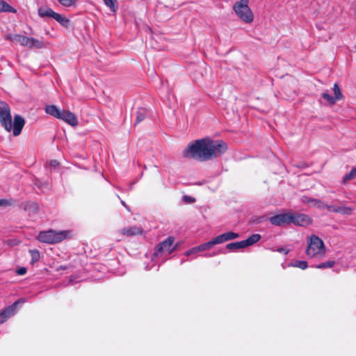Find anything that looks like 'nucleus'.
Returning a JSON list of instances; mask_svg holds the SVG:
<instances>
[{
	"instance_id": "1",
	"label": "nucleus",
	"mask_w": 356,
	"mask_h": 356,
	"mask_svg": "<svg viewBox=\"0 0 356 356\" xmlns=\"http://www.w3.org/2000/svg\"><path fill=\"white\" fill-rule=\"evenodd\" d=\"M227 149V145L221 140L203 138L189 144L183 151V156L185 158L208 161L220 156Z\"/></svg>"
},
{
	"instance_id": "2",
	"label": "nucleus",
	"mask_w": 356,
	"mask_h": 356,
	"mask_svg": "<svg viewBox=\"0 0 356 356\" xmlns=\"http://www.w3.org/2000/svg\"><path fill=\"white\" fill-rule=\"evenodd\" d=\"M0 122L8 131L13 129V135H19L24 126L25 121L20 115L14 117V122L12 123V117L9 105L3 101L0 102Z\"/></svg>"
},
{
	"instance_id": "3",
	"label": "nucleus",
	"mask_w": 356,
	"mask_h": 356,
	"mask_svg": "<svg viewBox=\"0 0 356 356\" xmlns=\"http://www.w3.org/2000/svg\"><path fill=\"white\" fill-rule=\"evenodd\" d=\"M325 252V243L321 238L314 234L307 237L305 253L309 258H322Z\"/></svg>"
},
{
	"instance_id": "4",
	"label": "nucleus",
	"mask_w": 356,
	"mask_h": 356,
	"mask_svg": "<svg viewBox=\"0 0 356 356\" xmlns=\"http://www.w3.org/2000/svg\"><path fill=\"white\" fill-rule=\"evenodd\" d=\"M45 112L59 120L65 121L72 127L78 125V119L76 115L68 110H60L54 105H49L45 107Z\"/></svg>"
},
{
	"instance_id": "5",
	"label": "nucleus",
	"mask_w": 356,
	"mask_h": 356,
	"mask_svg": "<svg viewBox=\"0 0 356 356\" xmlns=\"http://www.w3.org/2000/svg\"><path fill=\"white\" fill-rule=\"evenodd\" d=\"M249 0H240L233 6L237 17L244 23L251 24L254 18V13L248 6Z\"/></svg>"
},
{
	"instance_id": "6",
	"label": "nucleus",
	"mask_w": 356,
	"mask_h": 356,
	"mask_svg": "<svg viewBox=\"0 0 356 356\" xmlns=\"http://www.w3.org/2000/svg\"><path fill=\"white\" fill-rule=\"evenodd\" d=\"M70 236V231L56 232L49 229L48 231L40 232L37 236V238L40 242L52 244L61 242Z\"/></svg>"
},
{
	"instance_id": "7",
	"label": "nucleus",
	"mask_w": 356,
	"mask_h": 356,
	"mask_svg": "<svg viewBox=\"0 0 356 356\" xmlns=\"http://www.w3.org/2000/svg\"><path fill=\"white\" fill-rule=\"evenodd\" d=\"M175 238L172 236L168 237L165 241L160 243L154 252V255L161 254L169 255L177 249V245H173Z\"/></svg>"
},
{
	"instance_id": "8",
	"label": "nucleus",
	"mask_w": 356,
	"mask_h": 356,
	"mask_svg": "<svg viewBox=\"0 0 356 356\" xmlns=\"http://www.w3.org/2000/svg\"><path fill=\"white\" fill-rule=\"evenodd\" d=\"M291 223L297 226H308L312 224V218L304 213H291Z\"/></svg>"
},
{
	"instance_id": "9",
	"label": "nucleus",
	"mask_w": 356,
	"mask_h": 356,
	"mask_svg": "<svg viewBox=\"0 0 356 356\" xmlns=\"http://www.w3.org/2000/svg\"><path fill=\"white\" fill-rule=\"evenodd\" d=\"M18 301L15 302L11 305L6 307L0 312V325L6 322L10 318L13 316L17 309Z\"/></svg>"
},
{
	"instance_id": "10",
	"label": "nucleus",
	"mask_w": 356,
	"mask_h": 356,
	"mask_svg": "<svg viewBox=\"0 0 356 356\" xmlns=\"http://www.w3.org/2000/svg\"><path fill=\"white\" fill-rule=\"evenodd\" d=\"M270 222L272 225L277 226H283L291 223V213H281L270 218Z\"/></svg>"
},
{
	"instance_id": "11",
	"label": "nucleus",
	"mask_w": 356,
	"mask_h": 356,
	"mask_svg": "<svg viewBox=\"0 0 356 356\" xmlns=\"http://www.w3.org/2000/svg\"><path fill=\"white\" fill-rule=\"evenodd\" d=\"M120 234L127 236H134L143 234V229L136 226L125 227L120 231Z\"/></svg>"
},
{
	"instance_id": "12",
	"label": "nucleus",
	"mask_w": 356,
	"mask_h": 356,
	"mask_svg": "<svg viewBox=\"0 0 356 356\" xmlns=\"http://www.w3.org/2000/svg\"><path fill=\"white\" fill-rule=\"evenodd\" d=\"M302 200L303 203L308 204L311 207H316L319 209H323L324 203L318 199L304 196Z\"/></svg>"
},
{
	"instance_id": "13",
	"label": "nucleus",
	"mask_w": 356,
	"mask_h": 356,
	"mask_svg": "<svg viewBox=\"0 0 356 356\" xmlns=\"http://www.w3.org/2000/svg\"><path fill=\"white\" fill-rule=\"evenodd\" d=\"M56 13L52 9L48 7H41L38 9V15L41 17H52Z\"/></svg>"
},
{
	"instance_id": "14",
	"label": "nucleus",
	"mask_w": 356,
	"mask_h": 356,
	"mask_svg": "<svg viewBox=\"0 0 356 356\" xmlns=\"http://www.w3.org/2000/svg\"><path fill=\"white\" fill-rule=\"evenodd\" d=\"M54 19L64 27L67 28L70 26V19L63 15L56 13L54 15Z\"/></svg>"
},
{
	"instance_id": "15",
	"label": "nucleus",
	"mask_w": 356,
	"mask_h": 356,
	"mask_svg": "<svg viewBox=\"0 0 356 356\" xmlns=\"http://www.w3.org/2000/svg\"><path fill=\"white\" fill-rule=\"evenodd\" d=\"M261 239V235L259 234H254L248 237L246 240L243 241L245 247H248L256 243Z\"/></svg>"
},
{
	"instance_id": "16",
	"label": "nucleus",
	"mask_w": 356,
	"mask_h": 356,
	"mask_svg": "<svg viewBox=\"0 0 356 356\" xmlns=\"http://www.w3.org/2000/svg\"><path fill=\"white\" fill-rule=\"evenodd\" d=\"M1 12L15 13L17 11L5 1L0 0V13Z\"/></svg>"
},
{
	"instance_id": "17",
	"label": "nucleus",
	"mask_w": 356,
	"mask_h": 356,
	"mask_svg": "<svg viewBox=\"0 0 356 356\" xmlns=\"http://www.w3.org/2000/svg\"><path fill=\"white\" fill-rule=\"evenodd\" d=\"M31 38L17 34V43H19L20 45L23 47H29L30 44Z\"/></svg>"
},
{
	"instance_id": "18",
	"label": "nucleus",
	"mask_w": 356,
	"mask_h": 356,
	"mask_svg": "<svg viewBox=\"0 0 356 356\" xmlns=\"http://www.w3.org/2000/svg\"><path fill=\"white\" fill-rule=\"evenodd\" d=\"M36 47L38 49H41L44 47V44L42 41L37 40L33 38H31L30 44L29 45V48Z\"/></svg>"
},
{
	"instance_id": "19",
	"label": "nucleus",
	"mask_w": 356,
	"mask_h": 356,
	"mask_svg": "<svg viewBox=\"0 0 356 356\" xmlns=\"http://www.w3.org/2000/svg\"><path fill=\"white\" fill-rule=\"evenodd\" d=\"M245 248L243 241H238L234 243H230L227 245V248L229 250H238Z\"/></svg>"
},
{
	"instance_id": "20",
	"label": "nucleus",
	"mask_w": 356,
	"mask_h": 356,
	"mask_svg": "<svg viewBox=\"0 0 356 356\" xmlns=\"http://www.w3.org/2000/svg\"><path fill=\"white\" fill-rule=\"evenodd\" d=\"M356 177V168H353L351 171L346 175L342 179V183L346 184L348 181L353 179Z\"/></svg>"
},
{
	"instance_id": "21",
	"label": "nucleus",
	"mask_w": 356,
	"mask_h": 356,
	"mask_svg": "<svg viewBox=\"0 0 356 356\" xmlns=\"http://www.w3.org/2000/svg\"><path fill=\"white\" fill-rule=\"evenodd\" d=\"M29 252L31 256V264H34L35 262H38L40 260V254L38 250H30Z\"/></svg>"
},
{
	"instance_id": "22",
	"label": "nucleus",
	"mask_w": 356,
	"mask_h": 356,
	"mask_svg": "<svg viewBox=\"0 0 356 356\" xmlns=\"http://www.w3.org/2000/svg\"><path fill=\"white\" fill-rule=\"evenodd\" d=\"M333 91L334 94V97L337 101L343 98V95L341 92L340 88L337 83L334 84Z\"/></svg>"
},
{
	"instance_id": "23",
	"label": "nucleus",
	"mask_w": 356,
	"mask_h": 356,
	"mask_svg": "<svg viewBox=\"0 0 356 356\" xmlns=\"http://www.w3.org/2000/svg\"><path fill=\"white\" fill-rule=\"evenodd\" d=\"M59 3L64 7H72L76 5L77 0H58Z\"/></svg>"
},
{
	"instance_id": "24",
	"label": "nucleus",
	"mask_w": 356,
	"mask_h": 356,
	"mask_svg": "<svg viewBox=\"0 0 356 356\" xmlns=\"http://www.w3.org/2000/svg\"><path fill=\"white\" fill-rule=\"evenodd\" d=\"M145 116H146L145 111L142 108L139 109L136 113V123L140 122L145 118Z\"/></svg>"
},
{
	"instance_id": "25",
	"label": "nucleus",
	"mask_w": 356,
	"mask_h": 356,
	"mask_svg": "<svg viewBox=\"0 0 356 356\" xmlns=\"http://www.w3.org/2000/svg\"><path fill=\"white\" fill-rule=\"evenodd\" d=\"M104 3L110 8V9L113 11V12H115L116 9H117V6H116V3H117V0H103Z\"/></svg>"
},
{
	"instance_id": "26",
	"label": "nucleus",
	"mask_w": 356,
	"mask_h": 356,
	"mask_svg": "<svg viewBox=\"0 0 356 356\" xmlns=\"http://www.w3.org/2000/svg\"><path fill=\"white\" fill-rule=\"evenodd\" d=\"M322 97L323 99L327 101L328 103L330 104H334L335 102L337 101L334 97L331 96L330 94H328L327 92H324L322 94Z\"/></svg>"
},
{
	"instance_id": "27",
	"label": "nucleus",
	"mask_w": 356,
	"mask_h": 356,
	"mask_svg": "<svg viewBox=\"0 0 356 356\" xmlns=\"http://www.w3.org/2000/svg\"><path fill=\"white\" fill-rule=\"evenodd\" d=\"M338 213L348 216L352 214L353 209L348 207H339Z\"/></svg>"
},
{
	"instance_id": "28",
	"label": "nucleus",
	"mask_w": 356,
	"mask_h": 356,
	"mask_svg": "<svg viewBox=\"0 0 356 356\" xmlns=\"http://www.w3.org/2000/svg\"><path fill=\"white\" fill-rule=\"evenodd\" d=\"M335 264V262L334 261H327L326 262L321 263L318 266H316L317 268H332Z\"/></svg>"
},
{
	"instance_id": "29",
	"label": "nucleus",
	"mask_w": 356,
	"mask_h": 356,
	"mask_svg": "<svg viewBox=\"0 0 356 356\" xmlns=\"http://www.w3.org/2000/svg\"><path fill=\"white\" fill-rule=\"evenodd\" d=\"M224 235H225V239L226 241H230L235 238H237L239 237V234L233 232H228L226 233H224Z\"/></svg>"
},
{
	"instance_id": "30",
	"label": "nucleus",
	"mask_w": 356,
	"mask_h": 356,
	"mask_svg": "<svg viewBox=\"0 0 356 356\" xmlns=\"http://www.w3.org/2000/svg\"><path fill=\"white\" fill-rule=\"evenodd\" d=\"M212 240L213 241V243H214V245L222 243L227 241L225 239V235H224V234L218 235V236L215 237Z\"/></svg>"
},
{
	"instance_id": "31",
	"label": "nucleus",
	"mask_w": 356,
	"mask_h": 356,
	"mask_svg": "<svg viewBox=\"0 0 356 356\" xmlns=\"http://www.w3.org/2000/svg\"><path fill=\"white\" fill-rule=\"evenodd\" d=\"M213 243V240H211L210 241H208L207 243L200 245L199 246H200L201 251L211 249L213 245H215L214 243Z\"/></svg>"
},
{
	"instance_id": "32",
	"label": "nucleus",
	"mask_w": 356,
	"mask_h": 356,
	"mask_svg": "<svg viewBox=\"0 0 356 356\" xmlns=\"http://www.w3.org/2000/svg\"><path fill=\"white\" fill-rule=\"evenodd\" d=\"M293 266L300 268L302 270H305L307 268L308 264L306 261H298L296 262V264L293 265Z\"/></svg>"
},
{
	"instance_id": "33",
	"label": "nucleus",
	"mask_w": 356,
	"mask_h": 356,
	"mask_svg": "<svg viewBox=\"0 0 356 356\" xmlns=\"http://www.w3.org/2000/svg\"><path fill=\"white\" fill-rule=\"evenodd\" d=\"M199 252H201V250L200 248V246H196V247H194V248H191L190 250H188V251L186 252L185 254L186 256H190L191 254H197Z\"/></svg>"
},
{
	"instance_id": "34",
	"label": "nucleus",
	"mask_w": 356,
	"mask_h": 356,
	"mask_svg": "<svg viewBox=\"0 0 356 356\" xmlns=\"http://www.w3.org/2000/svg\"><path fill=\"white\" fill-rule=\"evenodd\" d=\"M323 209H326L328 211H332L335 213H338L339 207H335L333 205H329L324 203Z\"/></svg>"
},
{
	"instance_id": "35",
	"label": "nucleus",
	"mask_w": 356,
	"mask_h": 356,
	"mask_svg": "<svg viewBox=\"0 0 356 356\" xmlns=\"http://www.w3.org/2000/svg\"><path fill=\"white\" fill-rule=\"evenodd\" d=\"M6 40L17 42V34L16 35H12V34H8L5 36Z\"/></svg>"
},
{
	"instance_id": "36",
	"label": "nucleus",
	"mask_w": 356,
	"mask_h": 356,
	"mask_svg": "<svg viewBox=\"0 0 356 356\" xmlns=\"http://www.w3.org/2000/svg\"><path fill=\"white\" fill-rule=\"evenodd\" d=\"M26 268L24 267H21L19 269L17 270L16 273L19 275H23L26 274Z\"/></svg>"
},
{
	"instance_id": "37",
	"label": "nucleus",
	"mask_w": 356,
	"mask_h": 356,
	"mask_svg": "<svg viewBox=\"0 0 356 356\" xmlns=\"http://www.w3.org/2000/svg\"><path fill=\"white\" fill-rule=\"evenodd\" d=\"M11 203L7 200H5V199H0V207L1 206H8V205H10Z\"/></svg>"
},
{
	"instance_id": "38",
	"label": "nucleus",
	"mask_w": 356,
	"mask_h": 356,
	"mask_svg": "<svg viewBox=\"0 0 356 356\" xmlns=\"http://www.w3.org/2000/svg\"><path fill=\"white\" fill-rule=\"evenodd\" d=\"M50 166L53 168H56L58 166L59 163L56 160H52L50 161Z\"/></svg>"
},
{
	"instance_id": "39",
	"label": "nucleus",
	"mask_w": 356,
	"mask_h": 356,
	"mask_svg": "<svg viewBox=\"0 0 356 356\" xmlns=\"http://www.w3.org/2000/svg\"><path fill=\"white\" fill-rule=\"evenodd\" d=\"M184 200L187 202H193L195 200L193 197L190 196H184Z\"/></svg>"
},
{
	"instance_id": "40",
	"label": "nucleus",
	"mask_w": 356,
	"mask_h": 356,
	"mask_svg": "<svg viewBox=\"0 0 356 356\" xmlns=\"http://www.w3.org/2000/svg\"><path fill=\"white\" fill-rule=\"evenodd\" d=\"M277 252H282V253H284L285 254H287L288 252H289V250H286L285 248H280L277 250Z\"/></svg>"
},
{
	"instance_id": "41",
	"label": "nucleus",
	"mask_w": 356,
	"mask_h": 356,
	"mask_svg": "<svg viewBox=\"0 0 356 356\" xmlns=\"http://www.w3.org/2000/svg\"><path fill=\"white\" fill-rule=\"evenodd\" d=\"M122 204L124 207H126L125 203H124V201H122Z\"/></svg>"
},
{
	"instance_id": "42",
	"label": "nucleus",
	"mask_w": 356,
	"mask_h": 356,
	"mask_svg": "<svg viewBox=\"0 0 356 356\" xmlns=\"http://www.w3.org/2000/svg\"><path fill=\"white\" fill-rule=\"evenodd\" d=\"M60 268H61V269H65V267H62V266H60Z\"/></svg>"
}]
</instances>
